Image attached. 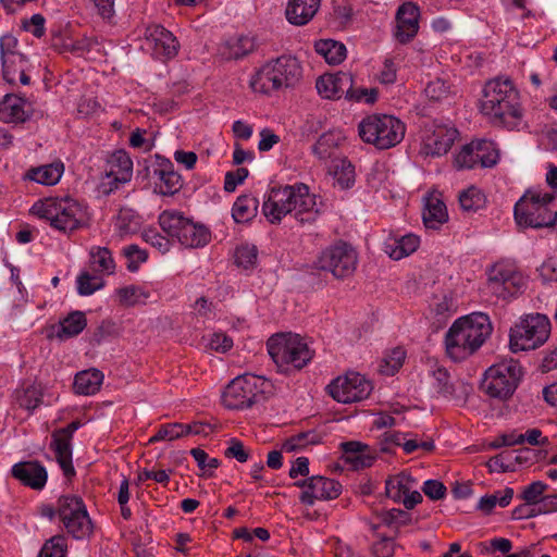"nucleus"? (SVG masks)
I'll return each instance as SVG.
<instances>
[{"label":"nucleus","mask_w":557,"mask_h":557,"mask_svg":"<svg viewBox=\"0 0 557 557\" xmlns=\"http://www.w3.org/2000/svg\"><path fill=\"white\" fill-rule=\"evenodd\" d=\"M481 112L495 126L513 127L521 119L519 91L509 78L488 81L483 89Z\"/></svg>","instance_id":"obj_2"},{"label":"nucleus","mask_w":557,"mask_h":557,"mask_svg":"<svg viewBox=\"0 0 557 557\" xmlns=\"http://www.w3.org/2000/svg\"><path fill=\"white\" fill-rule=\"evenodd\" d=\"M343 137L334 132H326L320 136L312 147V152L321 160L330 159L334 149L341 144Z\"/></svg>","instance_id":"obj_38"},{"label":"nucleus","mask_w":557,"mask_h":557,"mask_svg":"<svg viewBox=\"0 0 557 557\" xmlns=\"http://www.w3.org/2000/svg\"><path fill=\"white\" fill-rule=\"evenodd\" d=\"M258 250L255 246H240L235 251V263L238 267L248 269L256 264Z\"/></svg>","instance_id":"obj_52"},{"label":"nucleus","mask_w":557,"mask_h":557,"mask_svg":"<svg viewBox=\"0 0 557 557\" xmlns=\"http://www.w3.org/2000/svg\"><path fill=\"white\" fill-rule=\"evenodd\" d=\"M178 429H182V423H168L162 425L159 431L150 438V442L158 441H173L181 437Z\"/></svg>","instance_id":"obj_60"},{"label":"nucleus","mask_w":557,"mask_h":557,"mask_svg":"<svg viewBox=\"0 0 557 557\" xmlns=\"http://www.w3.org/2000/svg\"><path fill=\"white\" fill-rule=\"evenodd\" d=\"M423 493L431 499H442L446 494V486L437 480H428L422 487Z\"/></svg>","instance_id":"obj_63"},{"label":"nucleus","mask_w":557,"mask_h":557,"mask_svg":"<svg viewBox=\"0 0 557 557\" xmlns=\"http://www.w3.org/2000/svg\"><path fill=\"white\" fill-rule=\"evenodd\" d=\"M90 257L95 269L99 272L112 273L114 270V260L111 251L106 247L92 248Z\"/></svg>","instance_id":"obj_45"},{"label":"nucleus","mask_w":557,"mask_h":557,"mask_svg":"<svg viewBox=\"0 0 557 557\" xmlns=\"http://www.w3.org/2000/svg\"><path fill=\"white\" fill-rule=\"evenodd\" d=\"M360 138L380 150L397 146L405 137L406 126L388 114H371L358 125Z\"/></svg>","instance_id":"obj_8"},{"label":"nucleus","mask_w":557,"mask_h":557,"mask_svg":"<svg viewBox=\"0 0 557 557\" xmlns=\"http://www.w3.org/2000/svg\"><path fill=\"white\" fill-rule=\"evenodd\" d=\"M262 212L267 220L276 224L287 214L293 215L300 224L313 223L319 214L315 195L302 183L273 187L263 201Z\"/></svg>","instance_id":"obj_1"},{"label":"nucleus","mask_w":557,"mask_h":557,"mask_svg":"<svg viewBox=\"0 0 557 557\" xmlns=\"http://www.w3.org/2000/svg\"><path fill=\"white\" fill-rule=\"evenodd\" d=\"M103 374L97 369L85 370L75 375L73 388L79 395H94L102 384Z\"/></svg>","instance_id":"obj_32"},{"label":"nucleus","mask_w":557,"mask_h":557,"mask_svg":"<svg viewBox=\"0 0 557 557\" xmlns=\"http://www.w3.org/2000/svg\"><path fill=\"white\" fill-rule=\"evenodd\" d=\"M72 438L59 435L57 431L52 433L50 449L54 453L57 462L66 478L75 475V469L72 462Z\"/></svg>","instance_id":"obj_28"},{"label":"nucleus","mask_w":557,"mask_h":557,"mask_svg":"<svg viewBox=\"0 0 557 557\" xmlns=\"http://www.w3.org/2000/svg\"><path fill=\"white\" fill-rule=\"evenodd\" d=\"M315 88L320 96L325 99H339L349 92L351 88V74L347 72H337L335 74H324L317 79Z\"/></svg>","instance_id":"obj_22"},{"label":"nucleus","mask_w":557,"mask_h":557,"mask_svg":"<svg viewBox=\"0 0 557 557\" xmlns=\"http://www.w3.org/2000/svg\"><path fill=\"white\" fill-rule=\"evenodd\" d=\"M381 517L384 524L396 529L411 523V515L398 508L386 510L382 512Z\"/></svg>","instance_id":"obj_51"},{"label":"nucleus","mask_w":557,"mask_h":557,"mask_svg":"<svg viewBox=\"0 0 557 557\" xmlns=\"http://www.w3.org/2000/svg\"><path fill=\"white\" fill-rule=\"evenodd\" d=\"M549 333L550 322L546 315H527L510 330V349L513 352L536 349L547 341Z\"/></svg>","instance_id":"obj_11"},{"label":"nucleus","mask_w":557,"mask_h":557,"mask_svg":"<svg viewBox=\"0 0 557 557\" xmlns=\"http://www.w3.org/2000/svg\"><path fill=\"white\" fill-rule=\"evenodd\" d=\"M143 237L146 243L157 248L160 252L164 253L170 249V240L165 236L161 235L154 228H148L144 232Z\"/></svg>","instance_id":"obj_58"},{"label":"nucleus","mask_w":557,"mask_h":557,"mask_svg":"<svg viewBox=\"0 0 557 557\" xmlns=\"http://www.w3.org/2000/svg\"><path fill=\"white\" fill-rule=\"evenodd\" d=\"M414 480L405 473L389 478L385 482L386 495L394 502L400 503L406 493H409Z\"/></svg>","instance_id":"obj_37"},{"label":"nucleus","mask_w":557,"mask_h":557,"mask_svg":"<svg viewBox=\"0 0 557 557\" xmlns=\"http://www.w3.org/2000/svg\"><path fill=\"white\" fill-rule=\"evenodd\" d=\"M548 488V485L545 484L542 481H534L528 486L524 487L522 491L520 497L528 504V505H539L541 506L543 504L544 493Z\"/></svg>","instance_id":"obj_48"},{"label":"nucleus","mask_w":557,"mask_h":557,"mask_svg":"<svg viewBox=\"0 0 557 557\" xmlns=\"http://www.w3.org/2000/svg\"><path fill=\"white\" fill-rule=\"evenodd\" d=\"M341 493L342 485L338 481L321 475H313L310 478L309 490L302 491L299 500L307 506H312L315 500L335 499Z\"/></svg>","instance_id":"obj_20"},{"label":"nucleus","mask_w":557,"mask_h":557,"mask_svg":"<svg viewBox=\"0 0 557 557\" xmlns=\"http://www.w3.org/2000/svg\"><path fill=\"white\" fill-rule=\"evenodd\" d=\"M379 90L376 88H354V79L351 78V88L346 94V98L355 101H364L366 103H374L377 99Z\"/></svg>","instance_id":"obj_57"},{"label":"nucleus","mask_w":557,"mask_h":557,"mask_svg":"<svg viewBox=\"0 0 557 557\" xmlns=\"http://www.w3.org/2000/svg\"><path fill=\"white\" fill-rule=\"evenodd\" d=\"M476 158L480 159L481 168H492L499 159L498 150L491 140H476Z\"/></svg>","instance_id":"obj_42"},{"label":"nucleus","mask_w":557,"mask_h":557,"mask_svg":"<svg viewBox=\"0 0 557 557\" xmlns=\"http://www.w3.org/2000/svg\"><path fill=\"white\" fill-rule=\"evenodd\" d=\"M115 226L121 237L134 234L140 227V218L133 209L122 208L116 215Z\"/></svg>","instance_id":"obj_39"},{"label":"nucleus","mask_w":557,"mask_h":557,"mask_svg":"<svg viewBox=\"0 0 557 557\" xmlns=\"http://www.w3.org/2000/svg\"><path fill=\"white\" fill-rule=\"evenodd\" d=\"M459 203L463 211L475 212L484 207L485 196L479 188L471 186L460 193Z\"/></svg>","instance_id":"obj_41"},{"label":"nucleus","mask_w":557,"mask_h":557,"mask_svg":"<svg viewBox=\"0 0 557 557\" xmlns=\"http://www.w3.org/2000/svg\"><path fill=\"white\" fill-rule=\"evenodd\" d=\"M450 84L443 78H435L428 83L424 88V94L428 99L432 101H442L450 94Z\"/></svg>","instance_id":"obj_47"},{"label":"nucleus","mask_w":557,"mask_h":557,"mask_svg":"<svg viewBox=\"0 0 557 557\" xmlns=\"http://www.w3.org/2000/svg\"><path fill=\"white\" fill-rule=\"evenodd\" d=\"M515 220L524 227H547L557 221V195H524L515 206Z\"/></svg>","instance_id":"obj_6"},{"label":"nucleus","mask_w":557,"mask_h":557,"mask_svg":"<svg viewBox=\"0 0 557 557\" xmlns=\"http://www.w3.org/2000/svg\"><path fill=\"white\" fill-rule=\"evenodd\" d=\"M252 49L253 42L248 37H242L230 46V57L240 59L251 52Z\"/></svg>","instance_id":"obj_61"},{"label":"nucleus","mask_w":557,"mask_h":557,"mask_svg":"<svg viewBox=\"0 0 557 557\" xmlns=\"http://www.w3.org/2000/svg\"><path fill=\"white\" fill-rule=\"evenodd\" d=\"M67 550L66 539L57 534L46 541L38 557H65Z\"/></svg>","instance_id":"obj_44"},{"label":"nucleus","mask_w":557,"mask_h":557,"mask_svg":"<svg viewBox=\"0 0 557 557\" xmlns=\"http://www.w3.org/2000/svg\"><path fill=\"white\" fill-rule=\"evenodd\" d=\"M145 36L153 42L154 52L168 59L177 54L178 44L173 34L162 25L152 24L146 28Z\"/></svg>","instance_id":"obj_25"},{"label":"nucleus","mask_w":557,"mask_h":557,"mask_svg":"<svg viewBox=\"0 0 557 557\" xmlns=\"http://www.w3.org/2000/svg\"><path fill=\"white\" fill-rule=\"evenodd\" d=\"M315 51L322 55L329 64H339L346 58V47L344 44L333 39H322L315 42Z\"/></svg>","instance_id":"obj_35"},{"label":"nucleus","mask_w":557,"mask_h":557,"mask_svg":"<svg viewBox=\"0 0 557 557\" xmlns=\"http://www.w3.org/2000/svg\"><path fill=\"white\" fill-rule=\"evenodd\" d=\"M422 219L426 228L438 230L448 220L445 203L435 197L428 198Z\"/></svg>","instance_id":"obj_31"},{"label":"nucleus","mask_w":557,"mask_h":557,"mask_svg":"<svg viewBox=\"0 0 557 557\" xmlns=\"http://www.w3.org/2000/svg\"><path fill=\"white\" fill-rule=\"evenodd\" d=\"M524 285L520 273L504 265H494L490 271L487 289L497 298H512L522 293Z\"/></svg>","instance_id":"obj_17"},{"label":"nucleus","mask_w":557,"mask_h":557,"mask_svg":"<svg viewBox=\"0 0 557 557\" xmlns=\"http://www.w3.org/2000/svg\"><path fill=\"white\" fill-rule=\"evenodd\" d=\"M357 251L351 245L342 240L322 250L314 262L318 270L327 271L337 280L351 276L357 269Z\"/></svg>","instance_id":"obj_13"},{"label":"nucleus","mask_w":557,"mask_h":557,"mask_svg":"<svg viewBox=\"0 0 557 557\" xmlns=\"http://www.w3.org/2000/svg\"><path fill=\"white\" fill-rule=\"evenodd\" d=\"M267 347L270 357L282 373H288L290 369L301 370L313 357V351L298 334L272 335L268 339Z\"/></svg>","instance_id":"obj_5"},{"label":"nucleus","mask_w":557,"mask_h":557,"mask_svg":"<svg viewBox=\"0 0 557 557\" xmlns=\"http://www.w3.org/2000/svg\"><path fill=\"white\" fill-rule=\"evenodd\" d=\"M487 314L474 312L457 319L445 336L448 356L455 361H462L475 352L492 333Z\"/></svg>","instance_id":"obj_3"},{"label":"nucleus","mask_w":557,"mask_h":557,"mask_svg":"<svg viewBox=\"0 0 557 557\" xmlns=\"http://www.w3.org/2000/svg\"><path fill=\"white\" fill-rule=\"evenodd\" d=\"M123 255L128 259L127 269L134 272L138 269V263L145 262L148 255L137 245H128L123 249Z\"/></svg>","instance_id":"obj_56"},{"label":"nucleus","mask_w":557,"mask_h":557,"mask_svg":"<svg viewBox=\"0 0 557 557\" xmlns=\"http://www.w3.org/2000/svg\"><path fill=\"white\" fill-rule=\"evenodd\" d=\"M457 128L436 120L424 124L421 152L425 156L446 154L458 136Z\"/></svg>","instance_id":"obj_16"},{"label":"nucleus","mask_w":557,"mask_h":557,"mask_svg":"<svg viewBox=\"0 0 557 557\" xmlns=\"http://www.w3.org/2000/svg\"><path fill=\"white\" fill-rule=\"evenodd\" d=\"M64 172V164L61 161H54L36 168H30L25 178L41 185L52 186L59 183Z\"/></svg>","instance_id":"obj_30"},{"label":"nucleus","mask_w":557,"mask_h":557,"mask_svg":"<svg viewBox=\"0 0 557 557\" xmlns=\"http://www.w3.org/2000/svg\"><path fill=\"white\" fill-rule=\"evenodd\" d=\"M317 434L312 431L301 432L292 436L283 444V449L286 451H294L305 447L307 444L317 443Z\"/></svg>","instance_id":"obj_54"},{"label":"nucleus","mask_w":557,"mask_h":557,"mask_svg":"<svg viewBox=\"0 0 557 557\" xmlns=\"http://www.w3.org/2000/svg\"><path fill=\"white\" fill-rule=\"evenodd\" d=\"M110 171L107 173L108 183L102 185L106 188L104 194H110L117 189L120 184L131 181L133 174V161L125 150H117L113 152L108 159Z\"/></svg>","instance_id":"obj_18"},{"label":"nucleus","mask_w":557,"mask_h":557,"mask_svg":"<svg viewBox=\"0 0 557 557\" xmlns=\"http://www.w3.org/2000/svg\"><path fill=\"white\" fill-rule=\"evenodd\" d=\"M58 517L65 530L76 540L92 533V522L83 499L75 495L61 496L58 499Z\"/></svg>","instance_id":"obj_14"},{"label":"nucleus","mask_w":557,"mask_h":557,"mask_svg":"<svg viewBox=\"0 0 557 557\" xmlns=\"http://www.w3.org/2000/svg\"><path fill=\"white\" fill-rule=\"evenodd\" d=\"M420 245L419 236L407 234L400 238H395L385 245L386 253L394 260H400L414 252Z\"/></svg>","instance_id":"obj_33"},{"label":"nucleus","mask_w":557,"mask_h":557,"mask_svg":"<svg viewBox=\"0 0 557 557\" xmlns=\"http://www.w3.org/2000/svg\"><path fill=\"white\" fill-rule=\"evenodd\" d=\"M30 116V104L25 98L7 94L0 100V121L4 123H24Z\"/></svg>","instance_id":"obj_24"},{"label":"nucleus","mask_w":557,"mask_h":557,"mask_svg":"<svg viewBox=\"0 0 557 557\" xmlns=\"http://www.w3.org/2000/svg\"><path fill=\"white\" fill-rule=\"evenodd\" d=\"M1 63L2 75L5 82L11 85H15L17 82L24 86L29 85L30 77L26 73L28 69V61L25 55H21L20 60H14V63L11 64H7V61Z\"/></svg>","instance_id":"obj_36"},{"label":"nucleus","mask_w":557,"mask_h":557,"mask_svg":"<svg viewBox=\"0 0 557 557\" xmlns=\"http://www.w3.org/2000/svg\"><path fill=\"white\" fill-rule=\"evenodd\" d=\"M249 172L246 168H238L235 171L226 172L224 178V190L232 193L238 184H242L248 176Z\"/></svg>","instance_id":"obj_59"},{"label":"nucleus","mask_w":557,"mask_h":557,"mask_svg":"<svg viewBox=\"0 0 557 557\" xmlns=\"http://www.w3.org/2000/svg\"><path fill=\"white\" fill-rule=\"evenodd\" d=\"M46 20L41 14H34L29 20L23 22V28L32 33L35 37L40 38L45 35Z\"/></svg>","instance_id":"obj_62"},{"label":"nucleus","mask_w":557,"mask_h":557,"mask_svg":"<svg viewBox=\"0 0 557 557\" xmlns=\"http://www.w3.org/2000/svg\"><path fill=\"white\" fill-rule=\"evenodd\" d=\"M523 376L520 363L513 359L491 366L483 375L481 391L492 399L507 401L515 394Z\"/></svg>","instance_id":"obj_9"},{"label":"nucleus","mask_w":557,"mask_h":557,"mask_svg":"<svg viewBox=\"0 0 557 557\" xmlns=\"http://www.w3.org/2000/svg\"><path fill=\"white\" fill-rule=\"evenodd\" d=\"M18 41L13 35H3L0 38V57L1 62L7 61V64L14 63V60H20L21 53L17 49Z\"/></svg>","instance_id":"obj_46"},{"label":"nucleus","mask_w":557,"mask_h":557,"mask_svg":"<svg viewBox=\"0 0 557 557\" xmlns=\"http://www.w3.org/2000/svg\"><path fill=\"white\" fill-rule=\"evenodd\" d=\"M11 475L22 485L41 491L47 483L48 472L37 460L20 461L12 466Z\"/></svg>","instance_id":"obj_19"},{"label":"nucleus","mask_w":557,"mask_h":557,"mask_svg":"<svg viewBox=\"0 0 557 557\" xmlns=\"http://www.w3.org/2000/svg\"><path fill=\"white\" fill-rule=\"evenodd\" d=\"M329 394L338 403L350 404L368 398L373 389L371 381L358 372H347L327 386Z\"/></svg>","instance_id":"obj_15"},{"label":"nucleus","mask_w":557,"mask_h":557,"mask_svg":"<svg viewBox=\"0 0 557 557\" xmlns=\"http://www.w3.org/2000/svg\"><path fill=\"white\" fill-rule=\"evenodd\" d=\"M272 383L263 376L246 373L233 379L225 387L222 401L223 405L233 410L250 408L264 395L272 394Z\"/></svg>","instance_id":"obj_7"},{"label":"nucleus","mask_w":557,"mask_h":557,"mask_svg":"<svg viewBox=\"0 0 557 557\" xmlns=\"http://www.w3.org/2000/svg\"><path fill=\"white\" fill-rule=\"evenodd\" d=\"M153 174L161 181L159 189L163 196H172L183 187L181 175L174 171L173 163L168 159H163L158 164V168L153 170Z\"/></svg>","instance_id":"obj_27"},{"label":"nucleus","mask_w":557,"mask_h":557,"mask_svg":"<svg viewBox=\"0 0 557 557\" xmlns=\"http://www.w3.org/2000/svg\"><path fill=\"white\" fill-rule=\"evenodd\" d=\"M301 77V66L295 57L283 54L264 63L251 77L250 87L261 94H271L294 86Z\"/></svg>","instance_id":"obj_4"},{"label":"nucleus","mask_w":557,"mask_h":557,"mask_svg":"<svg viewBox=\"0 0 557 557\" xmlns=\"http://www.w3.org/2000/svg\"><path fill=\"white\" fill-rule=\"evenodd\" d=\"M87 325V319L82 311H73L63 320L60 321L58 326H53V331L48 337H57L64 341L77 336L83 332Z\"/></svg>","instance_id":"obj_29"},{"label":"nucleus","mask_w":557,"mask_h":557,"mask_svg":"<svg viewBox=\"0 0 557 557\" xmlns=\"http://www.w3.org/2000/svg\"><path fill=\"white\" fill-rule=\"evenodd\" d=\"M406 351L401 347L394 348L384 359L385 366H381V372L387 375L395 374L403 366Z\"/></svg>","instance_id":"obj_50"},{"label":"nucleus","mask_w":557,"mask_h":557,"mask_svg":"<svg viewBox=\"0 0 557 557\" xmlns=\"http://www.w3.org/2000/svg\"><path fill=\"white\" fill-rule=\"evenodd\" d=\"M434 388L444 398L466 400L471 387L463 381H451L448 371L444 367L432 370Z\"/></svg>","instance_id":"obj_23"},{"label":"nucleus","mask_w":557,"mask_h":557,"mask_svg":"<svg viewBox=\"0 0 557 557\" xmlns=\"http://www.w3.org/2000/svg\"><path fill=\"white\" fill-rule=\"evenodd\" d=\"M321 0H290L285 14L290 24L302 26L310 22L320 8Z\"/></svg>","instance_id":"obj_26"},{"label":"nucleus","mask_w":557,"mask_h":557,"mask_svg":"<svg viewBox=\"0 0 557 557\" xmlns=\"http://www.w3.org/2000/svg\"><path fill=\"white\" fill-rule=\"evenodd\" d=\"M512 454L511 453H503L492 457L487 462L486 467L490 472L500 471V472H509L515 471V467L511 462Z\"/></svg>","instance_id":"obj_55"},{"label":"nucleus","mask_w":557,"mask_h":557,"mask_svg":"<svg viewBox=\"0 0 557 557\" xmlns=\"http://www.w3.org/2000/svg\"><path fill=\"white\" fill-rule=\"evenodd\" d=\"M159 224L169 236L177 238L186 248L203 247L211 239L208 227L194 223L176 211H163L159 215Z\"/></svg>","instance_id":"obj_10"},{"label":"nucleus","mask_w":557,"mask_h":557,"mask_svg":"<svg viewBox=\"0 0 557 557\" xmlns=\"http://www.w3.org/2000/svg\"><path fill=\"white\" fill-rule=\"evenodd\" d=\"M116 295L121 305L133 307L138 304H145L149 298V293L136 285H128L116 289Z\"/></svg>","instance_id":"obj_40"},{"label":"nucleus","mask_w":557,"mask_h":557,"mask_svg":"<svg viewBox=\"0 0 557 557\" xmlns=\"http://www.w3.org/2000/svg\"><path fill=\"white\" fill-rule=\"evenodd\" d=\"M420 11L412 2L403 3L396 13L395 38L400 44L411 41L419 30Z\"/></svg>","instance_id":"obj_21"},{"label":"nucleus","mask_w":557,"mask_h":557,"mask_svg":"<svg viewBox=\"0 0 557 557\" xmlns=\"http://www.w3.org/2000/svg\"><path fill=\"white\" fill-rule=\"evenodd\" d=\"M476 152V140L465 145L455 158V166L458 170H462L474 169L480 165V159L475 156Z\"/></svg>","instance_id":"obj_43"},{"label":"nucleus","mask_w":557,"mask_h":557,"mask_svg":"<svg viewBox=\"0 0 557 557\" xmlns=\"http://www.w3.org/2000/svg\"><path fill=\"white\" fill-rule=\"evenodd\" d=\"M259 200L250 195L239 196L233 205L232 215L237 223H246L252 220L258 211Z\"/></svg>","instance_id":"obj_34"},{"label":"nucleus","mask_w":557,"mask_h":557,"mask_svg":"<svg viewBox=\"0 0 557 557\" xmlns=\"http://www.w3.org/2000/svg\"><path fill=\"white\" fill-rule=\"evenodd\" d=\"M224 454L226 457L235 458L239 462H246L249 458V454L245 449L244 444L235 438L230 442V446L226 448Z\"/></svg>","instance_id":"obj_64"},{"label":"nucleus","mask_w":557,"mask_h":557,"mask_svg":"<svg viewBox=\"0 0 557 557\" xmlns=\"http://www.w3.org/2000/svg\"><path fill=\"white\" fill-rule=\"evenodd\" d=\"M335 178L342 188H349L355 183V166L347 160L341 161L335 171Z\"/></svg>","instance_id":"obj_53"},{"label":"nucleus","mask_w":557,"mask_h":557,"mask_svg":"<svg viewBox=\"0 0 557 557\" xmlns=\"http://www.w3.org/2000/svg\"><path fill=\"white\" fill-rule=\"evenodd\" d=\"M77 292L82 296H88L103 286V280L99 276L91 275L88 272H82L76 280Z\"/></svg>","instance_id":"obj_49"},{"label":"nucleus","mask_w":557,"mask_h":557,"mask_svg":"<svg viewBox=\"0 0 557 557\" xmlns=\"http://www.w3.org/2000/svg\"><path fill=\"white\" fill-rule=\"evenodd\" d=\"M32 211L62 232H72L81 225L82 209L73 199H46L35 203Z\"/></svg>","instance_id":"obj_12"}]
</instances>
